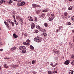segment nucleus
<instances>
[{
  "instance_id": "nucleus-22",
  "label": "nucleus",
  "mask_w": 74,
  "mask_h": 74,
  "mask_svg": "<svg viewBox=\"0 0 74 74\" xmlns=\"http://www.w3.org/2000/svg\"><path fill=\"white\" fill-rule=\"evenodd\" d=\"M41 10H38L36 11V14H38L40 12Z\"/></svg>"
},
{
  "instance_id": "nucleus-52",
  "label": "nucleus",
  "mask_w": 74,
  "mask_h": 74,
  "mask_svg": "<svg viewBox=\"0 0 74 74\" xmlns=\"http://www.w3.org/2000/svg\"><path fill=\"white\" fill-rule=\"evenodd\" d=\"M3 51V49H0V51Z\"/></svg>"
},
{
  "instance_id": "nucleus-7",
  "label": "nucleus",
  "mask_w": 74,
  "mask_h": 74,
  "mask_svg": "<svg viewBox=\"0 0 74 74\" xmlns=\"http://www.w3.org/2000/svg\"><path fill=\"white\" fill-rule=\"evenodd\" d=\"M4 23L5 25H6V26H7V27L8 28H9V27H10V25H9V24H8V22H7L5 21L4 22Z\"/></svg>"
},
{
  "instance_id": "nucleus-45",
  "label": "nucleus",
  "mask_w": 74,
  "mask_h": 74,
  "mask_svg": "<svg viewBox=\"0 0 74 74\" xmlns=\"http://www.w3.org/2000/svg\"><path fill=\"white\" fill-rule=\"evenodd\" d=\"M3 46V43L1 42L0 43V47H2Z\"/></svg>"
},
{
  "instance_id": "nucleus-29",
  "label": "nucleus",
  "mask_w": 74,
  "mask_h": 74,
  "mask_svg": "<svg viewBox=\"0 0 74 74\" xmlns=\"http://www.w3.org/2000/svg\"><path fill=\"white\" fill-rule=\"evenodd\" d=\"M38 32H39V31H38V30L37 29H35V32H34L35 33H38Z\"/></svg>"
},
{
  "instance_id": "nucleus-26",
  "label": "nucleus",
  "mask_w": 74,
  "mask_h": 74,
  "mask_svg": "<svg viewBox=\"0 0 74 74\" xmlns=\"http://www.w3.org/2000/svg\"><path fill=\"white\" fill-rule=\"evenodd\" d=\"M64 15L65 16H67L68 15V13L67 12H65L64 13Z\"/></svg>"
},
{
  "instance_id": "nucleus-58",
  "label": "nucleus",
  "mask_w": 74,
  "mask_h": 74,
  "mask_svg": "<svg viewBox=\"0 0 74 74\" xmlns=\"http://www.w3.org/2000/svg\"><path fill=\"white\" fill-rule=\"evenodd\" d=\"M69 1H72V0H68Z\"/></svg>"
},
{
  "instance_id": "nucleus-42",
  "label": "nucleus",
  "mask_w": 74,
  "mask_h": 74,
  "mask_svg": "<svg viewBox=\"0 0 74 74\" xmlns=\"http://www.w3.org/2000/svg\"><path fill=\"white\" fill-rule=\"evenodd\" d=\"M4 66L5 67V68H6L7 69V68H8V66H7V64H5Z\"/></svg>"
},
{
  "instance_id": "nucleus-49",
  "label": "nucleus",
  "mask_w": 74,
  "mask_h": 74,
  "mask_svg": "<svg viewBox=\"0 0 74 74\" xmlns=\"http://www.w3.org/2000/svg\"><path fill=\"white\" fill-rule=\"evenodd\" d=\"M24 36H25V37H27V34H26L25 33L24 34Z\"/></svg>"
},
{
  "instance_id": "nucleus-53",
  "label": "nucleus",
  "mask_w": 74,
  "mask_h": 74,
  "mask_svg": "<svg viewBox=\"0 0 74 74\" xmlns=\"http://www.w3.org/2000/svg\"><path fill=\"white\" fill-rule=\"evenodd\" d=\"M20 21H21V22H23V20H22V19H20Z\"/></svg>"
},
{
  "instance_id": "nucleus-20",
  "label": "nucleus",
  "mask_w": 74,
  "mask_h": 74,
  "mask_svg": "<svg viewBox=\"0 0 74 74\" xmlns=\"http://www.w3.org/2000/svg\"><path fill=\"white\" fill-rule=\"evenodd\" d=\"M73 7L72 6H71L68 8V9L69 10H73Z\"/></svg>"
},
{
  "instance_id": "nucleus-19",
  "label": "nucleus",
  "mask_w": 74,
  "mask_h": 74,
  "mask_svg": "<svg viewBox=\"0 0 74 74\" xmlns=\"http://www.w3.org/2000/svg\"><path fill=\"white\" fill-rule=\"evenodd\" d=\"M23 44L24 45H25L29 46L30 45V43H27L26 42H23Z\"/></svg>"
},
{
  "instance_id": "nucleus-23",
  "label": "nucleus",
  "mask_w": 74,
  "mask_h": 74,
  "mask_svg": "<svg viewBox=\"0 0 74 74\" xmlns=\"http://www.w3.org/2000/svg\"><path fill=\"white\" fill-rule=\"evenodd\" d=\"M30 49H32V50H33V49H34V47L33 46L30 45Z\"/></svg>"
},
{
  "instance_id": "nucleus-17",
  "label": "nucleus",
  "mask_w": 74,
  "mask_h": 74,
  "mask_svg": "<svg viewBox=\"0 0 74 74\" xmlns=\"http://www.w3.org/2000/svg\"><path fill=\"white\" fill-rule=\"evenodd\" d=\"M32 7L33 8H36L37 7V4L34 3L33 4Z\"/></svg>"
},
{
  "instance_id": "nucleus-12",
  "label": "nucleus",
  "mask_w": 74,
  "mask_h": 74,
  "mask_svg": "<svg viewBox=\"0 0 74 74\" xmlns=\"http://www.w3.org/2000/svg\"><path fill=\"white\" fill-rule=\"evenodd\" d=\"M13 36L15 38H18V36L16 35V34L15 33H14L13 34Z\"/></svg>"
},
{
  "instance_id": "nucleus-8",
  "label": "nucleus",
  "mask_w": 74,
  "mask_h": 74,
  "mask_svg": "<svg viewBox=\"0 0 74 74\" xmlns=\"http://www.w3.org/2000/svg\"><path fill=\"white\" fill-rule=\"evenodd\" d=\"M40 31H41V32H42L43 33H45V32H46V31L45 30V29H44V28H41V29H40Z\"/></svg>"
},
{
  "instance_id": "nucleus-30",
  "label": "nucleus",
  "mask_w": 74,
  "mask_h": 74,
  "mask_svg": "<svg viewBox=\"0 0 74 74\" xmlns=\"http://www.w3.org/2000/svg\"><path fill=\"white\" fill-rule=\"evenodd\" d=\"M69 45L71 48H73V46H72V44H71V42H69Z\"/></svg>"
},
{
  "instance_id": "nucleus-9",
  "label": "nucleus",
  "mask_w": 74,
  "mask_h": 74,
  "mask_svg": "<svg viewBox=\"0 0 74 74\" xmlns=\"http://www.w3.org/2000/svg\"><path fill=\"white\" fill-rule=\"evenodd\" d=\"M53 19H54V17L51 16L49 18V21H51Z\"/></svg>"
},
{
  "instance_id": "nucleus-4",
  "label": "nucleus",
  "mask_w": 74,
  "mask_h": 74,
  "mask_svg": "<svg viewBox=\"0 0 74 74\" xmlns=\"http://www.w3.org/2000/svg\"><path fill=\"white\" fill-rule=\"evenodd\" d=\"M28 20H29V21H33V18L31 16H28Z\"/></svg>"
},
{
  "instance_id": "nucleus-21",
  "label": "nucleus",
  "mask_w": 74,
  "mask_h": 74,
  "mask_svg": "<svg viewBox=\"0 0 74 74\" xmlns=\"http://www.w3.org/2000/svg\"><path fill=\"white\" fill-rule=\"evenodd\" d=\"M34 21L35 22H37V18L36 17H34Z\"/></svg>"
},
{
  "instance_id": "nucleus-55",
  "label": "nucleus",
  "mask_w": 74,
  "mask_h": 74,
  "mask_svg": "<svg viewBox=\"0 0 74 74\" xmlns=\"http://www.w3.org/2000/svg\"><path fill=\"white\" fill-rule=\"evenodd\" d=\"M50 65H51V66H53V64H52V63L51 64H50Z\"/></svg>"
},
{
  "instance_id": "nucleus-51",
  "label": "nucleus",
  "mask_w": 74,
  "mask_h": 74,
  "mask_svg": "<svg viewBox=\"0 0 74 74\" xmlns=\"http://www.w3.org/2000/svg\"><path fill=\"white\" fill-rule=\"evenodd\" d=\"M71 58L73 59H74V56L73 55L72 56H71Z\"/></svg>"
},
{
  "instance_id": "nucleus-48",
  "label": "nucleus",
  "mask_w": 74,
  "mask_h": 74,
  "mask_svg": "<svg viewBox=\"0 0 74 74\" xmlns=\"http://www.w3.org/2000/svg\"><path fill=\"white\" fill-rule=\"evenodd\" d=\"M23 21L22 22H21V25H23Z\"/></svg>"
},
{
  "instance_id": "nucleus-25",
  "label": "nucleus",
  "mask_w": 74,
  "mask_h": 74,
  "mask_svg": "<svg viewBox=\"0 0 74 74\" xmlns=\"http://www.w3.org/2000/svg\"><path fill=\"white\" fill-rule=\"evenodd\" d=\"M5 1L4 0H1L0 1V5H1L2 3H5Z\"/></svg>"
},
{
  "instance_id": "nucleus-34",
  "label": "nucleus",
  "mask_w": 74,
  "mask_h": 74,
  "mask_svg": "<svg viewBox=\"0 0 74 74\" xmlns=\"http://www.w3.org/2000/svg\"><path fill=\"white\" fill-rule=\"evenodd\" d=\"M60 29L59 28L56 30V33H58V32H59V31H60Z\"/></svg>"
},
{
  "instance_id": "nucleus-13",
  "label": "nucleus",
  "mask_w": 74,
  "mask_h": 74,
  "mask_svg": "<svg viewBox=\"0 0 74 74\" xmlns=\"http://www.w3.org/2000/svg\"><path fill=\"white\" fill-rule=\"evenodd\" d=\"M49 11V9H46L45 10H43V12H47Z\"/></svg>"
},
{
  "instance_id": "nucleus-24",
  "label": "nucleus",
  "mask_w": 74,
  "mask_h": 74,
  "mask_svg": "<svg viewBox=\"0 0 74 74\" xmlns=\"http://www.w3.org/2000/svg\"><path fill=\"white\" fill-rule=\"evenodd\" d=\"M21 52H22L23 53H26V50L25 49H24L22 51H21Z\"/></svg>"
},
{
  "instance_id": "nucleus-18",
  "label": "nucleus",
  "mask_w": 74,
  "mask_h": 74,
  "mask_svg": "<svg viewBox=\"0 0 74 74\" xmlns=\"http://www.w3.org/2000/svg\"><path fill=\"white\" fill-rule=\"evenodd\" d=\"M6 21H7V22H8V23H10V22H12V21H11V19H10L8 18L6 19Z\"/></svg>"
},
{
  "instance_id": "nucleus-33",
  "label": "nucleus",
  "mask_w": 74,
  "mask_h": 74,
  "mask_svg": "<svg viewBox=\"0 0 74 74\" xmlns=\"http://www.w3.org/2000/svg\"><path fill=\"white\" fill-rule=\"evenodd\" d=\"M18 65L16 64L14 65H13V67H14V68H16V67H18Z\"/></svg>"
},
{
  "instance_id": "nucleus-44",
  "label": "nucleus",
  "mask_w": 74,
  "mask_h": 74,
  "mask_svg": "<svg viewBox=\"0 0 74 74\" xmlns=\"http://www.w3.org/2000/svg\"><path fill=\"white\" fill-rule=\"evenodd\" d=\"M63 27L62 26H60L59 27V29L60 30V29H62Z\"/></svg>"
},
{
  "instance_id": "nucleus-2",
  "label": "nucleus",
  "mask_w": 74,
  "mask_h": 74,
  "mask_svg": "<svg viewBox=\"0 0 74 74\" xmlns=\"http://www.w3.org/2000/svg\"><path fill=\"white\" fill-rule=\"evenodd\" d=\"M21 1H19V3L18 4V5H19V6H22V5H23L25 4L26 3L25 2Z\"/></svg>"
},
{
  "instance_id": "nucleus-5",
  "label": "nucleus",
  "mask_w": 74,
  "mask_h": 74,
  "mask_svg": "<svg viewBox=\"0 0 74 74\" xmlns=\"http://www.w3.org/2000/svg\"><path fill=\"white\" fill-rule=\"evenodd\" d=\"M19 49L20 50H22V49H26V47L25 46H20L19 47Z\"/></svg>"
},
{
  "instance_id": "nucleus-10",
  "label": "nucleus",
  "mask_w": 74,
  "mask_h": 74,
  "mask_svg": "<svg viewBox=\"0 0 74 74\" xmlns=\"http://www.w3.org/2000/svg\"><path fill=\"white\" fill-rule=\"evenodd\" d=\"M40 19H42V18H44V14H41L40 15Z\"/></svg>"
},
{
  "instance_id": "nucleus-57",
  "label": "nucleus",
  "mask_w": 74,
  "mask_h": 74,
  "mask_svg": "<svg viewBox=\"0 0 74 74\" xmlns=\"http://www.w3.org/2000/svg\"><path fill=\"white\" fill-rule=\"evenodd\" d=\"M72 33H74V30H73L72 31Z\"/></svg>"
},
{
  "instance_id": "nucleus-3",
  "label": "nucleus",
  "mask_w": 74,
  "mask_h": 74,
  "mask_svg": "<svg viewBox=\"0 0 74 74\" xmlns=\"http://www.w3.org/2000/svg\"><path fill=\"white\" fill-rule=\"evenodd\" d=\"M70 60H66L65 62H64V64H66V65H68L69 63H70Z\"/></svg>"
},
{
  "instance_id": "nucleus-31",
  "label": "nucleus",
  "mask_w": 74,
  "mask_h": 74,
  "mask_svg": "<svg viewBox=\"0 0 74 74\" xmlns=\"http://www.w3.org/2000/svg\"><path fill=\"white\" fill-rule=\"evenodd\" d=\"M12 3V1L11 0L9 1L8 2V4H11V3Z\"/></svg>"
},
{
  "instance_id": "nucleus-54",
  "label": "nucleus",
  "mask_w": 74,
  "mask_h": 74,
  "mask_svg": "<svg viewBox=\"0 0 74 74\" xmlns=\"http://www.w3.org/2000/svg\"><path fill=\"white\" fill-rule=\"evenodd\" d=\"M55 66H56L57 65V63H55Z\"/></svg>"
},
{
  "instance_id": "nucleus-50",
  "label": "nucleus",
  "mask_w": 74,
  "mask_h": 74,
  "mask_svg": "<svg viewBox=\"0 0 74 74\" xmlns=\"http://www.w3.org/2000/svg\"><path fill=\"white\" fill-rule=\"evenodd\" d=\"M51 16H54V14H52L51 15Z\"/></svg>"
},
{
  "instance_id": "nucleus-36",
  "label": "nucleus",
  "mask_w": 74,
  "mask_h": 74,
  "mask_svg": "<svg viewBox=\"0 0 74 74\" xmlns=\"http://www.w3.org/2000/svg\"><path fill=\"white\" fill-rule=\"evenodd\" d=\"M36 63V61L34 60H33L32 61V64H34Z\"/></svg>"
},
{
  "instance_id": "nucleus-6",
  "label": "nucleus",
  "mask_w": 74,
  "mask_h": 74,
  "mask_svg": "<svg viewBox=\"0 0 74 74\" xmlns=\"http://www.w3.org/2000/svg\"><path fill=\"white\" fill-rule=\"evenodd\" d=\"M35 24H34V23H32V24H31V29H34V27H35Z\"/></svg>"
},
{
  "instance_id": "nucleus-37",
  "label": "nucleus",
  "mask_w": 74,
  "mask_h": 74,
  "mask_svg": "<svg viewBox=\"0 0 74 74\" xmlns=\"http://www.w3.org/2000/svg\"><path fill=\"white\" fill-rule=\"evenodd\" d=\"M71 21H74V16H73L71 18Z\"/></svg>"
},
{
  "instance_id": "nucleus-14",
  "label": "nucleus",
  "mask_w": 74,
  "mask_h": 74,
  "mask_svg": "<svg viewBox=\"0 0 74 74\" xmlns=\"http://www.w3.org/2000/svg\"><path fill=\"white\" fill-rule=\"evenodd\" d=\"M15 49H16V47L14 46V47H13L10 50L12 51H14V50H15Z\"/></svg>"
},
{
  "instance_id": "nucleus-62",
  "label": "nucleus",
  "mask_w": 74,
  "mask_h": 74,
  "mask_svg": "<svg viewBox=\"0 0 74 74\" xmlns=\"http://www.w3.org/2000/svg\"><path fill=\"white\" fill-rule=\"evenodd\" d=\"M1 30V28L0 27V31Z\"/></svg>"
},
{
  "instance_id": "nucleus-56",
  "label": "nucleus",
  "mask_w": 74,
  "mask_h": 74,
  "mask_svg": "<svg viewBox=\"0 0 74 74\" xmlns=\"http://www.w3.org/2000/svg\"><path fill=\"white\" fill-rule=\"evenodd\" d=\"M54 71L55 73H57V71Z\"/></svg>"
},
{
  "instance_id": "nucleus-40",
  "label": "nucleus",
  "mask_w": 74,
  "mask_h": 74,
  "mask_svg": "<svg viewBox=\"0 0 74 74\" xmlns=\"http://www.w3.org/2000/svg\"><path fill=\"white\" fill-rule=\"evenodd\" d=\"M67 23V25H71V23L70 22H68Z\"/></svg>"
},
{
  "instance_id": "nucleus-1",
  "label": "nucleus",
  "mask_w": 74,
  "mask_h": 74,
  "mask_svg": "<svg viewBox=\"0 0 74 74\" xmlns=\"http://www.w3.org/2000/svg\"><path fill=\"white\" fill-rule=\"evenodd\" d=\"M34 40L37 42H40L42 41V38L39 36H37L35 38Z\"/></svg>"
},
{
  "instance_id": "nucleus-43",
  "label": "nucleus",
  "mask_w": 74,
  "mask_h": 74,
  "mask_svg": "<svg viewBox=\"0 0 74 74\" xmlns=\"http://www.w3.org/2000/svg\"><path fill=\"white\" fill-rule=\"evenodd\" d=\"M12 16H13V18L14 19H15V16L14 15H12Z\"/></svg>"
},
{
  "instance_id": "nucleus-35",
  "label": "nucleus",
  "mask_w": 74,
  "mask_h": 74,
  "mask_svg": "<svg viewBox=\"0 0 74 74\" xmlns=\"http://www.w3.org/2000/svg\"><path fill=\"white\" fill-rule=\"evenodd\" d=\"M44 25L45 27H47L48 26V24L47 23H44Z\"/></svg>"
},
{
  "instance_id": "nucleus-47",
  "label": "nucleus",
  "mask_w": 74,
  "mask_h": 74,
  "mask_svg": "<svg viewBox=\"0 0 74 74\" xmlns=\"http://www.w3.org/2000/svg\"><path fill=\"white\" fill-rule=\"evenodd\" d=\"M36 7H40V5H36Z\"/></svg>"
},
{
  "instance_id": "nucleus-39",
  "label": "nucleus",
  "mask_w": 74,
  "mask_h": 74,
  "mask_svg": "<svg viewBox=\"0 0 74 74\" xmlns=\"http://www.w3.org/2000/svg\"><path fill=\"white\" fill-rule=\"evenodd\" d=\"M27 42L28 43H29V42H30V40L29 39H27L26 40Z\"/></svg>"
},
{
  "instance_id": "nucleus-38",
  "label": "nucleus",
  "mask_w": 74,
  "mask_h": 74,
  "mask_svg": "<svg viewBox=\"0 0 74 74\" xmlns=\"http://www.w3.org/2000/svg\"><path fill=\"white\" fill-rule=\"evenodd\" d=\"M48 74H52V72L51 71H49L48 72Z\"/></svg>"
},
{
  "instance_id": "nucleus-11",
  "label": "nucleus",
  "mask_w": 74,
  "mask_h": 74,
  "mask_svg": "<svg viewBox=\"0 0 74 74\" xmlns=\"http://www.w3.org/2000/svg\"><path fill=\"white\" fill-rule=\"evenodd\" d=\"M47 34L45 33V32L44 33H43L42 34V37L44 38H45V37H47Z\"/></svg>"
},
{
  "instance_id": "nucleus-41",
  "label": "nucleus",
  "mask_w": 74,
  "mask_h": 74,
  "mask_svg": "<svg viewBox=\"0 0 74 74\" xmlns=\"http://www.w3.org/2000/svg\"><path fill=\"white\" fill-rule=\"evenodd\" d=\"M71 64L72 65H74V60H73L71 62Z\"/></svg>"
},
{
  "instance_id": "nucleus-59",
  "label": "nucleus",
  "mask_w": 74,
  "mask_h": 74,
  "mask_svg": "<svg viewBox=\"0 0 74 74\" xmlns=\"http://www.w3.org/2000/svg\"><path fill=\"white\" fill-rule=\"evenodd\" d=\"M1 66H0V70H1Z\"/></svg>"
},
{
  "instance_id": "nucleus-28",
  "label": "nucleus",
  "mask_w": 74,
  "mask_h": 74,
  "mask_svg": "<svg viewBox=\"0 0 74 74\" xmlns=\"http://www.w3.org/2000/svg\"><path fill=\"white\" fill-rule=\"evenodd\" d=\"M36 28L37 29H39L40 30L41 28L40 26L38 25L36 26Z\"/></svg>"
},
{
  "instance_id": "nucleus-15",
  "label": "nucleus",
  "mask_w": 74,
  "mask_h": 74,
  "mask_svg": "<svg viewBox=\"0 0 74 74\" xmlns=\"http://www.w3.org/2000/svg\"><path fill=\"white\" fill-rule=\"evenodd\" d=\"M14 22L15 23L16 25H18V22L17 21H16V19H14Z\"/></svg>"
},
{
  "instance_id": "nucleus-46",
  "label": "nucleus",
  "mask_w": 74,
  "mask_h": 74,
  "mask_svg": "<svg viewBox=\"0 0 74 74\" xmlns=\"http://www.w3.org/2000/svg\"><path fill=\"white\" fill-rule=\"evenodd\" d=\"M4 59H8V60H9V59H10V58H3Z\"/></svg>"
},
{
  "instance_id": "nucleus-32",
  "label": "nucleus",
  "mask_w": 74,
  "mask_h": 74,
  "mask_svg": "<svg viewBox=\"0 0 74 74\" xmlns=\"http://www.w3.org/2000/svg\"><path fill=\"white\" fill-rule=\"evenodd\" d=\"M55 53H56V54H57V55H59V51H55Z\"/></svg>"
},
{
  "instance_id": "nucleus-60",
  "label": "nucleus",
  "mask_w": 74,
  "mask_h": 74,
  "mask_svg": "<svg viewBox=\"0 0 74 74\" xmlns=\"http://www.w3.org/2000/svg\"><path fill=\"white\" fill-rule=\"evenodd\" d=\"M13 1H17V0H13Z\"/></svg>"
},
{
  "instance_id": "nucleus-16",
  "label": "nucleus",
  "mask_w": 74,
  "mask_h": 74,
  "mask_svg": "<svg viewBox=\"0 0 74 74\" xmlns=\"http://www.w3.org/2000/svg\"><path fill=\"white\" fill-rule=\"evenodd\" d=\"M74 73V71L73 70H70L69 71V74H73V73Z\"/></svg>"
},
{
  "instance_id": "nucleus-27",
  "label": "nucleus",
  "mask_w": 74,
  "mask_h": 74,
  "mask_svg": "<svg viewBox=\"0 0 74 74\" xmlns=\"http://www.w3.org/2000/svg\"><path fill=\"white\" fill-rule=\"evenodd\" d=\"M10 23H11L12 26H14V25L15 23L14 22L11 21Z\"/></svg>"
},
{
  "instance_id": "nucleus-61",
  "label": "nucleus",
  "mask_w": 74,
  "mask_h": 74,
  "mask_svg": "<svg viewBox=\"0 0 74 74\" xmlns=\"http://www.w3.org/2000/svg\"><path fill=\"white\" fill-rule=\"evenodd\" d=\"M53 67H55V65H53Z\"/></svg>"
}]
</instances>
